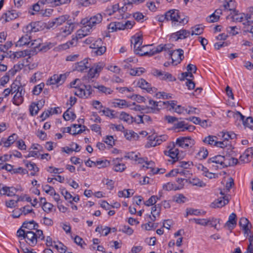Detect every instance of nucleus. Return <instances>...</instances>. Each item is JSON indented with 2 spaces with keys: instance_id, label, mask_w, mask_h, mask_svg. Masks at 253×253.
<instances>
[{
  "instance_id": "nucleus-1",
  "label": "nucleus",
  "mask_w": 253,
  "mask_h": 253,
  "mask_svg": "<svg viewBox=\"0 0 253 253\" xmlns=\"http://www.w3.org/2000/svg\"><path fill=\"white\" fill-rule=\"evenodd\" d=\"M17 236L19 238L20 247H25V243L31 247H34L38 240H43L44 239L42 230L30 231L24 230L22 228H19L17 231Z\"/></svg>"
},
{
  "instance_id": "nucleus-2",
  "label": "nucleus",
  "mask_w": 253,
  "mask_h": 253,
  "mask_svg": "<svg viewBox=\"0 0 253 253\" xmlns=\"http://www.w3.org/2000/svg\"><path fill=\"white\" fill-rule=\"evenodd\" d=\"M103 16L101 13L96 14L82 20V23L83 26L77 31V38H82L88 35L97 25L99 24L102 21Z\"/></svg>"
},
{
  "instance_id": "nucleus-3",
  "label": "nucleus",
  "mask_w": 253,
  "mask_h": 253,
  "mask_svg": "<svg viewBox=\"0 0 253 253\" xmlns=\"http://www.w3.org/2000/svg\"><path fill=\"white\" fill-rule=\"evenodd\" d=\"M169 14L173 26H184L189 21V17L177 9L169 10Z\"/></svg>"
},
{
  "instance_id": "nucleus-4",
  "label": "nucleus",
  "mask_w": 253,
  "mask_h": 253,
  "mask_svg": "<svg viewBox=\"0 0 253 253\" xmlns=\"http://www.w3.org/2000/svg\"><path fill=\"white\" fill-rule=\"evenodd\" d=\"M176 146L174 142H170L167 146L168 150L164 151L166 155L170 157L173 160L172 164L177 162L180 158L179 150L176 147Z\"/></svg>"
},
{
  "instance_id": "nucleus-5",
  "label": "nucleus",
  "mask_w": 253,
  "mask_h": 253,
  "mask_svg": "<svg viewBox=\"0 0 253 253\" xmlns=\"http://www.w3.org/2000/svg\"><path fill=\"white\" fill-rule=\"evenodd\" d=\"M174 143L178 147L184 149H189L195 145V141L190 136H184L177 138Z\"/></svg>"
},
{
  "instance_id": "nucleus-6",
  "label": "nucleus",
  "mask_w": 253,
  "mask_h": 253,
  "mask_svg": "<svg viewBox=\"0 0 253 253\" xmlns=\"http://www.w3.org/2000/svg\"><path fill=\"white\" fill-rule=\"evenodd\" d=\"M74 94L81 98H88L92 93V89L90 85H84V88L75 87Z\"/></svg>"
},
{
  "instance_id": "nucleus-7",
  "label": "nucleus",
  "mask_w": 253,
  "mask_h": 253,
  "mask_svg": "<svg viewBox=\"0 0 253 253\" xmlns=\"http://www.w3.org/2000/svg\"><path fill=\"white\" fill-rule=\"evenodd\" d=\"M68 75V73H66L60 75L54 74L52 76H51L50 78V79L47 81V84L49 85H61L65 82Z\"/></svg>"
},
{
  "instance_id": "nucleus-8",
  "label": "nucleus",
  "mask_w": 253,
  "mask_h": 253,
  "mask_svg": "<svg viewBox=\"0 0 253 253\" xmlns=\"http://www.w3.org/2000/svg\"><path fill=\"white\" fill-rule=\"evenodd\" d=\"M168 136L166 135H162L160 136H149L148 140L149 141L147 144V146L149 147H155L157 145L161 144L163 141H165L168 139Z\"/></svg>"
},
{
  "instance_id": "nucleus-9",
  "label": "nucleus",
  "mask_w": 253,
  "mask_h": 253,
  "mask_svg": "<svg viewBox=\"0 0 253 253\" xmlns=\"http://www.w3.org/2000/svg\"><path fill=\"white\" fill-rule=\"evenodd\" d=\"M169 55L171 57L172 63L175 65L180 63L184 58V51L180 48L173 50L169 53Z\"/></svg>"
},
{
  "instance_id": "nucleus-10",
  "label": "nucleus",
  "mask_w": 253,
  "mask_h": 253,
  "mask_svg": "<svg viewBox=\"0 0 253 253\" xmlns=\"http://www.w3.org/2000/svg\"><path fill=\"white\" fill-rule=\"evenodd\" d=\"M69 18V16L68 15H63L59 16L58 17H56L53 20L49 21L48 22V28H53L57 27V26H60L64 23H65L68 18Z\"/></svg>"
},
{
  "instance_id": "nucleus-11",
  "label": "nucleus",
  "mask_w": 253,
  "mask_h": 253,
  "mask_svg": "<svg viewBox=\"0 0 253 253\" xmlns=\"http://www.w3.org/2000/svg\"><path fill=\"white\" fill-rule=\"evenodd\" d=\"M39 31V23L31 22L23 28V32L26 35H30L32 33Z\"/></svg>"
},
{
  "instance_id": "nucleus-12",
  "label": "nucleus",
  "mask_w": 253,
  "mask_h": 253,
  "mask_svg": "<svg viewBox=\"0 0 253 253\" xmlns=\"http://www.w3.org/2000/svg\"><path fill=\"white\" fill-rule=\"evenodd\" d=\"M220 193L222 196H223L222 197L214 201L211 205L212 208H221L228 203L229 200L228 197L224 195V193L221 191Z\"/></svg>"
},
{
  "instance_id": "nucleus-13",
  "label": "nucleus",
  "mask_w": 253,
  "mask_h": 253,
  "mask_svg": "<svg viewBox=\"0 0 253 253\" xmlns=\"http://www.w3.org/2000/svg\"><path fill=\"white\" fill-rule=\"evenodd\" d=\"M154 75L158 76L161 80H168L170 82L175 81L176 80V78L172 76L171 74L158 70L154 71Z\"/></svg>"
},
{
  "instance_id": "nucleus-14",
  "label": "nucleus",
  "mask_w": 253,
  "mask_h": 253,
  "mask_svg": "<svg viewBox=\"0 0 253 253\" xmlns=\"http://www.w3.org/2000/svg\"><path fill=\"white\" fill-rule=\"evenodd\" d=\"M18 13L15 10H11L6 11L2 14L0 20L2 21V22H7L11 20L16 19L18 17Z\"/></svg>"
},
{
  "instance_id": "nucleus-15",
  "label": "nucleus",
  "mask_w": 253,
  "mask_h": 253,
  "mask_svg": "<svg viewBox=\"0 0 253 253\" xmlns=\"http://www.w3.org/2000/svg\"><path fill=\"white\" fill-rule=\"evenodd\" d=\"M236 117L239 118L242 121L243 124L245 127H248L252 129H253V119L252 117H248L245 120V116H244L240 112H237L235 113Z\"/></svg>"
},
{
  "instance_id": "nucleus-16",
  "label": "nucleus",
  "mask_w": 253,
  "mask_h": 253,
  "mask_svg": "<svg viewBox=\"0 0 253 253\" xmlns=\"http://www.w3.org/2000/svg\"><path fill=\"white\" fill-rule=\"evenodd\" d=\"M190 34V32L185 29H181L179 31L173 33L171 35V38L175 39V41L185 39L188 37Z\"/></svg>"
},
{
  "instance_id": "nucleus-17",
  "label": "nucleus",
  "mask_w": 253,
  "mask_h": 253,
  "mask_svg": "<svg viewBox=\"0 0 253 253\" xmlns=\"http://www.w3.org/2000/svg\"><path fill=\"white\" fill-rule=\"evenodd\" d=\"M123 158H116L112 160V165L113 169L115 171L122 172L126 168L125 164L122 163Z\"/></svg>"
},
{
  "instance_id": "nucleus-18",
  "label": "nucleus",
  "mask_w": 253,
  "mask_h": 253,
  "mask_svg": "<svg viewBox=\"0 0 253 253\" xmlns=\"http://www.w3.org/2000/svg\"><path fill=\"white\" fill-rule=\"evenodd\" d=\"M25 93V89L21 88L20 91L16 92L13 96L12 102L17 106L21 104L24 101V95Z\"/></svg>"
},
{
  "instance_id": "nucleus-19",
  "label": "nucleus",
  "mask_w": 253,
  "mask_h": 253,
  "mask_svg": "<svg viewBox=\"0 0 253 253\" xmlns=\"http://www.w3.org/2000/svg\"><path fill=\"white\" fill-rule=\"evenodd\" d=\"M232 155H222L224 168L234 166L238 163V159L233 158Z\"/></svg>"
},
{
  "instance_id": "nucleus-20",
  "label": "nucleus",
  "mask_w": 253,
  "mask_h": 253,
  "mask_svg": "<svg viewBox=\"0 0 253 253\" xmlns=\"http://www.w3.org/2000/svg\"><path fill=\"white\" fill-rule=\"evenodd\" d=\"M223 160V159L222 155H218L210 158L208 160V163L209 164H215L217 165V166H216L217 167V168L221 169L224 168Z\"/></svg>"
},
{
  "instance_id": "nucleus-21",
  "label": "nucleus",
  "mask_w": 253,
  "mask_h": 253,
  "mask_svg": "<svg viewBox=\"0 0 253 253\" xmlns=\"http://www.w3.org/2000/svg\"><path fill=\"white\" fill-rule=\"evenodd\" d=\"M31 42V36L25 34L19 39V40L16 42L15 45L17 47H21L24 45H29Z\"/></svg>"
},
{
  "instance_id": "nucleus-22",
  "label": "nucleus",
  "mask_w": 253,
  "mask_h": 253,
  "mask_svg": "<svg viewBox=\"0 0 253 253\" xmlns=\"http://www.w3.org/2000/svg\"><path fill=\"white\" fill-rule=\"evenodd\" d=\"M38 224L32 220L24 222L21 228L25 230L36 231V230H38Z\"/></svg>"
},
{
  "instance_id": "nucleus-23",
  "label": "nucleus",
  "mask_w": 253,
  "mask_h": 253,
  "mask_svg": "<svg viewBox=\"0 0 253 253\" xmlns=\"http://www.w3.org/2000/svg\"><path fill=\"white\" fill-rule=\"evenodd\" d=\"M117 31L124 30L126 29H130L135 24L133 21L127 20L125 23L119 22H116Z\"/></svg>"
},
{
  "instance_id": "nucleus-24",
  "label": "nucleus",
  "mask_w": 253,
  "mask_h": 253,
  "mask_svg": "<svg viewBox=\"0 0 253 253\" xmlns=\"http://www.w3.org/2000/svg\"><path fill=\"white\" fill-rule=\"evenodd\" d=\"M150 46V45H144L142 46L141 45L140 46V48H137L134 51V52L135 53V54H139L140 56H151L152 55L150 54V53L151 52L152 49H149Z\"/></svg>"
},
{
  "instance_id": "nucleus-25",
  "label": "nucleus",
  "mask_w": 253,
  "mask_h": 253,
  "mask_svg": "<svg viewBox=\"0 0 253 253\" xmlns=\"http://www.w3.org/2000/svg\"><path fill=\"white\" fill-rule=\"evenodd\" d=\"M17 190L13 187L3 186L0 189L1 195H7V196H15Z\"/></svg>"
},
{
  "instance_id": "nucleus-26",
  "label": "nucleus",
  "mask_w": 253,
  "mask_h": 253,
  "mask_svg": "<svg viewBox=\"0 0 253 253\" xmlns=\"http://www.w3.org/2000/svg\"><path fill=\"white\" fill-rule=\"evenodd\" d=\"M236 215L232 213L229 217L228 220L224 225V227H227L229 230L233 229L236 225Z\"/></svg>"
},
{
  "instance_id": "nucleus-27",
  "label": "nucleus",
  "mask_w": 253,
  "mask_h": 253,
  "mask_svg": "<svg viewBox=\"0 0 253 253\" xmlns=\"http://www.w3.org/2000/svg\"><path fill=\"white\" fill-rule=\"evenodd\" d=\"M136 85L143 89H146L148 92L153 91L150 84L143 79H139L136 83Z\"/></svg>"
},
{
  "instance_id": "nucleus-28",
  "label": "nucleus",
  "mask_w": 253,
  "mask_h": 253,
  "mask_svg": "<svg viewBox=\"0 0 253 253\" xmlns=\"http://www.w3.org/2000/svg\"><path fill=\"white\" fill-rule=\"evenodd\" d=\"M161 211V207L159 204L155 205L152 208L151 214H152V216L151 217V215H149V217L152 221H154L156 220L157 216H159Z\"/></svg>"
},
{
  "instance_id": "nucleus-29",
  "label": "nucleus",
  "mask_w": 253,
  "mask_h": 253,
  "mask_svg": "<svg viewBox=\"0 0 253 253\" xmlns=\"http://www.w3.org/2000/svg\"><path fill=\"white\" fill-rule=\"evenodd\" d=\"M239 225L244 230L245 233H248L250 231V228L252 226L248 219L245 217L240 219Z\"/></svg>"
},
{
  "instance_id": "nucleus-30",
  "label": "nucleus",
  "mask_w": 253,
  "mask_h": 253,
  "mask_svg": "<svg viewBox=\"0 0 253 253\" xmlns=\"http://www.w3.org/2000/svg\"><path fill=\"white\" fill-rule=\"evenodd\" d=\"M124 7H122L121 8H119V5L117 3L111 6L110 7H108L106 12L107 14L111 15L117 11H119L120 13L124 12Z\"/></svg>"
},
{
  "instance_id": "nucleus-31",
  "label": "nucleus",
  "mask_w": 253,
  "mask_h": 253,
  "mask_svg": "<svg viewBox=\"0 0 253 253\" xmlns=\"http://www.w3.org/2000/svg\"><path fill=\"white\" fill-rule=\"evenodd\" d=\"M125 136L129 141L136 140L139 138L138 134L132 130H126L125 132Z\"/></svg>"
},
{
  "instance_id": "nucleus-32",
  "label": "nucleus",
  "mask_w": 253,
  "mask_h": 253,
  "mask_svg": "<svg viewBox=\"0 0 253 253\" xmlns=\"http://www.w3.org/2000/svg\"><path fill=\"white\" fill-rule=\"evenodd\" d=\"M29 54V51L27 50L19 51L15 52H13L9 55V57L13 60H16L21 57H25Z\"/></svg>"
},
{
  "instance_id": "nucleus-33",
  "label": "nucleus",
  "mask_w": 253,
  "mask_h": 253,
  "mask_svg": "<svg viewBox=\"0 0 253 253\" xmlns=\"http://www.w3.org/2000/svg\"><path fill=\"white\" fill-rule=\"evenodd\" d=\"M73 30V24L72 23H67L65 27L61 29L60 33L63 36H66L71 34Z\"/></svg>"
},
{
  "instance_id": "nucleus-34",
  "label": "nucleus",
  "mask_w": 253,
  "mask_h": 253,
  "mask_svg": "<svg viewBox=\"0 0 253 253\" xmlns=\"http://www.w3.org/2000/svg\"><path fill=\"white\" fill-rule=\"evenodd\" d=\"M236 2L233 0H226L223 6L225 10L235 11L236 7Z\"/></svg>"
},
{
  "instance_id": "nucleus-35",
  "label": "nucleus",
  "mask_w": 253,
  "mask_h": 253,
  "mask_svg": "<svg viewBox=\"0 0 253 253\" xmlns=\"http://www.w3.org/2000/svg\"><path fill=\"white\" fill-rule=\"evenodd\" d=\"M163 189L167 191L177 190L182 188V185L177 186L174 183L172 182H168L163 185Z\"/></svg>"
},
{
  "instance_id": "nucleus-36",
  "label": "nucleus",
  "mask_w": 253,
  "mask_h": 253,
  "mask_svg": "<svg viewBox=\"0 0 253 253\" xmlns=\"http://www.w3.org/2000/svg\"><path fill=\"white\" fill-rule=\"evenodd\" d=\"M42 44L41 43V39L35 40L34 41L31 40V42L29 44V46L34 49L35 51H37V50L39 51L41 50L43 47V46H42Z\"/></svg>"
},
{
  "instance_id": "nucleus-37",
  "label": "nucleus",
  "mask_w": 253,
  "mask_h": 253,
  "mask_svg": "<svg viewBox=\"0 0 253 253\" xmlns=\"http://www.w3.org/2000/svg\"><path fill=\"white\" fill-rule=\"evenodd\" d=\"M94 167H97L99 169L105 168L110 165V162L107 160H99L95 162H91Z\"/></svg>"
},
{
  "instance_id": "nucleus-38",
  "label": "nucleus",
  "mask_w": 253,
  "mask_h": 253,
  "mask_svg": "<svg viewBox=\"0 0 253 253\" xmlns=\"http://www.w3.org/2000/svg\"><path fill=\"white\" fill-rule=\"evenodd\" d=\"M188 171L183 169H173L171 170L169 172L166 174L167 177L175 176L177 174H179L181 175H185Z\"/></svg>"
},
{
  "instance_id": "nucleus-39",
  "label": "nucleus",
  "mask_w": 253,
  "mask_h": 253,
  "mask_svg": "<svg viewBox=\"0 0 253 253\" xmlns=\"http://www.w3.org/2000/svg\"><path fill=\"white\" fill-rule=\"evenodd\" d=\"M208 155V151L207 149L202 147L200 148L198 152L196 155V158L199 160L206 159Z\"/></svg>"
},
{
  "instance_id": "nucleus-40",
  "label": "nucleus",
  "mask_w": 253,
  "mask_h": 253,
  "mask_svg": "<svg viewBox=\"0 0 253 253\" xmlns=\"http://www.w3.org/2000/svg\"><path fill=\"white\" fill-rule=\"evenodd\" d=\"M120 120L125 122L128 124H130L133 122V118L129 115L128 114H127L126 112H122L119 117Z\"/></svg>"
},
{
  "instance_id": "nucleus-41",
  "label": "nucleus",
  "mask_w": 253,
  "mask_h": 253,
  "mask_svg": "<svg viewBox=\"0 0 253 253\" xmlns=\"http://www.w3.org/2000/svg\"><path fill=\"white\" fill-rule=\"evenodd\" d=\"M131 43L133 44L134 50L140 48L142 43V39L140 36H134L132 38Z\"/></svg>"
},
{
  "instance_id": "nucleus-42",
  "label": "nucleus",
  "mask_w": 253,
  "mask_h": 253,
  "mask_svg": "<svg viewBox=\"0 0 253 253\" xmlns=\"http://www.w3.org/2000/svg\"><path fill=\"white\" fill-rule=\"evenodd\" d=\"M24 86H22L19 82H15L12 84L11 85L10 89L11 93H16V92L20 91L21 88H24Z\"/></svg>"
},
{
  "instance_id": "nucleus-43",
  "label": "nucleus",
  "mask_w": 253,
  "mask_h": 253,
  "mask_svg": "<svg viewBox=\"0 0 253 253\" xmlns=\"http://www.w3.org/2000/svg\"><path fill=\"white\" fill-rule=\"evenodd\" d=\"M86 64H87V61L86 60L78 62L76 65V70L81 72L84 71V70H86L88 68Z\"/></svg>"
},
{
  "instance_id": "nucleus-44",
  "label": "nucleus",
  "mask_w": 253,
  "mask_h": 253,
  "mask_svg": "<svg viewBox=\"0 0 253 253\" xmlns=\"http://www.w3.org/2000/svg\"><path fill=\"white\" fill-rule=\"evenodd\" d=\"M191 35H200L203 33L204 27L201 25H197L191 28Z\"/></svg>"
},
{
  "instance_id": "nucleus-45",
  "label": "nucleus",
  "mask_w": 253,
  "mask_h": 253,
  "mask_svg": "<svg viewBox=\"0 0 253 253\" xmlns=\"http://www.w3.org/2000/svg\"><path fill=\"white\" fill-rule=\"evenodd\" d=\"M40 103H41V105H42V103L41 101H40L39 102H38L37 104L35 103H32L31 104V105L30 106L29 110H30V114H31V115L34 116V115L37 114V113L40 109L39 106V105H40Z\"/></svg>"
},
{
  "instance_id": "nucleus-46",
  "label": "nucleus",
  "mask_w": 253,
  "mask_h": 253,
  "mask_svg": "<svg viewBox=\"0 0 253 253\" xmlns=\"http://www.w3.org/2000/svg\"><path fill=\"white\" fill-rule=\"evenodd\" d=\"M189 183L193 186H196L200 187H204L206 184L198 178L195 177L190 180Z\"/></svg>"
},
{
  "instance_id": "nucleus-47",
  "label": "nucleus",
  "mask_w": 253,
  "mask_h": 253,
  "mask_svg": "<svg viewBox=\"0 0 253 253\" xmlns=\"http://www.w3.org/2000/svg\"><path fill=\"white\" fill-rule=\"evenodd\" d=\"M186 124L184 121L178 122L174 124L173 127L175 129H178L177 131H185Z\"/></svg>"
},
{
  "instance_id": "nucleus-48",
  "label": "nucleus",
  "mask_w": 253,
  "mask_h": 253,
  "mask_svg": "<svg viewBox=\"0 0 253 253\" xmlns=\"http://www.w3.org/2000/svg\"><path fill=\"white\" fill-rule=\"evenodd\" d=\"M95 88H97L99 92L103 93L106 95L110 94L113 92V90L109 87H107L104 85L94 86Z\"/></svg>"
},
{
  "instance_id": "nucleus-49",
  "label": "nucleus",
  "mask_w": 253,
  "mask_h": 253,
  "mask_svg": "<svg viewBox=\"0 0 253 253\" xmlns=\"http://www.w3.org/2000/svg\"><path fill=\"white\" fill-rule=\"evenodd\" d=\"M217 137L215 136L210 135L206 137L204 139L203 141L206 144L215 146L216 144L217 141Z\"/></svg>"
},
{
  "instance_id": "nucleus-50",
  "label": "nucleus",
  "mask_w": 253,
  "mask_h": 253,
  "mask_svg": "<svg viewBox=\"0 0 253 253\" xmlns=\"http://www.w3.org/2000/svg\"><path fill=\"white\" fill-rule=\"evenodd\" d=\"M63 117L66 121L74 120L76 117L75 113L73 112L70 111L69 109L64 112Z\"/></svg>"
},
{
  "instance_id": "nucleus-51",
  "label": "nucleus",
  "mask_w": 253,
  "mask_h": 253,
  "mask_svg": "<svg viewBox=\"0 0 253 253\" xmlns=\"http://www.w3.org/2000/svg\"><path fill=\"white\" fill-rule=\"evenodd\" d=\"M113 103L115 107L124 108L128 107L127 102L125 100L117 99Z\"/></svg>"
},
{
  "instance_id": "nucleus-52",
  "label": "nucleus",
  "mask_w": 253,
  "mask_h": 253,
  "mask_svg": "<svg viewBox=\"0 0 253 253\" xmlns=\"http://www.w3.org/2000/svg\"><path fill=\"white\" fill-rule=\"evenodd\" d=\"M97 0H78L79 4L83 6H88L96 4Z\"/></svg>"
},
{
  "instance_id": "nucleus-53",
  "label": "nucleus",
  "mask_w": 253,
  "mask_h": 253,
  "mask_svg": "<svg viewBox=\"0 0 253 253\" xmlns=\"http://www.w3.org/2000/svg\"><path fill=\"white\" fill-rule=\"evenodd\" d=\"M251 158V155H250V154L248 152L245 151L242 155H241L239 160L243 163H246L250 162Z\"/></svg>"
},
{
  "instance_id": "nucleus-54",
  "label": "nucleus",
  "mask_w": 253,
  "mask_h": 253,
  "mask_svg": "<svg viewBox=\"0 0 253 253\" xmlns=\"http://www.w3.org/2000/svg\"><path fill=\"white\" fill-rule=\"evenodd\" d=\"M44 86V84L43 83L36 85L33 90V94L36 95H39L43 88Z\"/></svg>"
},
{
  "instance_id": "nucleus-55",
  "label": "nucleus",
  "mask_w": 253,
  "mask_h": 253,
  "mask_svg": "<svg viewBox=\"0 0 253 253\" xmlns=\"http://www.w3.org/2000/svg\"><path fill=\"white\" fill-rule=\"evenodd\" d=\"M145 71V69L143 68H137L135 69H131L130 71V74L132 76H140Z\"/></svg>"
},
{
  "instance_id": "nucleus-56",
  "label": "nucleus",
  "mask_w": 253,
  "mask_h": 253,
  "mask_svg": "<svg viewBox=\"0 0 253 253\" xmlns=\"http://www.w3.org/2000/svg\"><path fill=\"white\" fill-rule=\"evenodd\" d=\"M173 200L177 203L181 204L185 203L187 200V198L183 194H178L174 197Z\"/></svg>"
},
{
  "instance_id": "nucleus-57",
  "label": "nucleus",
  "mask_w": 253,
  "mask_h": 253,
  "mask_svg": "<svg viewBox=\"0 0 253 253\" xmlns=\"http://www.w3.org/2000/svg\"><path fill=\"white\" fill-rule=\"evenodd\" d=\"M220 219L219 218H210L208 219V224L211 225V226L213 227L215 229L218 230V228L217 227V224H219Z\"/></svg>"
},
{
  "instance_id": "nucleus-58",
  "label": "nucleus",
  "mask_w": 253,
  "mask_h": 253,
  "mask_svg": "<svg viewBox=\"0 0 253 253\" xmlns=\"http://www.w3.org/2000/svg\"><path fill=\"white\" fill-rule=\"evenodd\" d=\"M208 219L193 218L190 219V221H194L196 224L202 226H207L208 225Z\"/></svg>"
},
{
  "instance_id": "nucleus-59",
  "label": "nucleus",
  "mask_w": 253,
  "mask_h": 253,
  "mask_svg": "<svg viewBox=\"0 0 253 253\" xmlns=\"http://www.w3.org/2000/svg\"><path fill=\"white\" fill-rule=\"evenodd\" d=\"M103 113L105 115L111 118H116L117 116L114 113V111L112 110L109 108H106L102 110Z\"/></svg>"
},
{
  "instance_id": "nucleus-60",
  "label": "nucleus",
  "mask_w": 253,
  "mask_h": 253,
  "mask_svg": "<svg viewBox=\"0 0 253 253\" xmlns=\"http://www.w3.org/2000/svg\"><path fill=\"white\" fill-rule=\"evenodd\" d=\"M42 77V73L40 72L35 73L31 78L30 82L32 83H36L38 81L40 80Z\"/></svg>"
},
{
  "instance_id": "nucleus-61",
  "label": "nucleus",
  "mask_w": 253,
  "mask_h": 253,
  "mask_svg": "<svg viewBox=\"0 0 253 253\" xmlns=\"http://www.w3.org/2000/svg\"><path fill=\"white\" fill-rule=\"evenodd\" d=\"M102 45V41L101 39H98L97 40H95L93 43H91V44L90 45V47L96 50Z\"/></svg>"
},
{
  "instance_id": "nucleus-62",
  "label": "nucleus",
  "mask_w": 253,
  "mask_h": 253,
  "mask_svg": "<svg viewBox=\"0 0 253 253\" xmlns=\"http://www.w3.org/2000/svg\"><path fill=\"white\" fill-rule=\"evenodd\" d=\"M157 202V198H156V196H152L150 198L148 199V200H147L145 202V205L146 206H150L154 205Z\"/></svg>"
},
{
  "instance_id": "nucleus-63",
  "label": "nucleus",
  "mask_w": 253,
  "mask_h": 253,
  "mask_svg": "<svg viewBox=\"0 0 253 253\" xmlns=\"http://www.w3.org/2000/svg\"><path fill=\"white\" fill-rule=\"evenodd\" d=\"M119 231L129 235H131L133 232V230L131 228L129 227L128 226L126 225L122 226L121 228L119 229Z\"/></svg>"
},
{
  "instance_id": "nucleus-64",
  "label": "nucleus",
  "mask_w": 253,
  "mask_h": 253,
  "mask_svg": "<svg viewBox=\"0 0 253 253\" xmlns=\"http://www.w3.org/2000/svg\"><path fill=\"white\" fill-rule=\"evenodd\" d=\"M249 241V244L246 253H253V236L250 237Z\"/></svg>"
}]
</instances>
